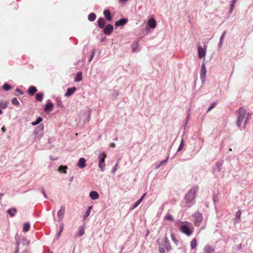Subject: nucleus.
<instances>
[{
    "label": "nucleus",
    "instance_id": "59",
    "mask_svg": "<svg viewBox=\"0 0 253 253\" xmlns=\"http://www.w3.org/2000/svg\"><path fill=\"white\" fill-rule=\"evenodd\" d=\"M242 244H240L238 245L237 247V251H238L240 250H241L242 249Z\"/></svg>",
    "mask_w": 253,
    "mask_h": 253
},
{
    "label": "nucleus",
    "instance_id": "13",
    "mask_svg": "<svg viewBox=\"0 0 253 253\" xmlns=\"http://www.w3.org/2000/svg\"><path fill=\"white\" fill-rule=\"evenodd\" d=\"M86 160L84 158L79 159L77 163V166L80 169H84L86 166Z\"/></svg>",
    "mask_w": 253,
    "mask_h": 253
},
{
    "label": "nucleus",
    "instance_id": "33",
    "mask_svg": "<svg viewBox=\"0 0 253 253\" xmlns=\"http://www.w3.org/2000/svg\"><path fill=\"white\" fill-rule=\"evenodd\" d=\"M8 102L0 100V108L1 109H6L8 107Z\"/></svg>",
    "mask_w": 253,
    "mask_h": 253
},
{
    "label": "nucleus",
    "instance_id": "48",
    "mask_svg": "<svg viewBox=\"0 0 253 253\" xmlns=\"http://www.w3.org/2000/svg\"><path fill=\"white\" fill-rule=\"evenodd\" d=\"M241 215V211L240 210H239L236 213V221L238 222L240 220V217Z\"/></svg>",
    "mask_w": 253,
    "mask_h": 253
},
{
    "label": "nucleus",
    "instance_id": "23",
    "mask_svg": "<svg viewBox=\"0 0 253 253\" xmlns=\"http://www.w3.org/2000/svg\"><path fill=\"white\" fill-rule=\"evenodd\" d=\"M195 224L196 225L197 223H200L203 218V215L200 212H197L195 214Z\"/></svg>",
    "mask_w": 253,
    "mask_h": 253
},
{
    "label": "nucleus",
    "instance_id": "35",
    "mask_svg": "<svg viewBox=\"0 0 253 253\" xmlns=\"http://www.w3.org/2000/svg\"><path fill=\"white\" fill-rule=\"evenodd\" d=\"M30 227H31V225H30V223H29V222L24 223L23 224V231H24L25 232H28V231L30 230Z\"/></svg>",
    "mask_w": 253,
    "mask_h": 253
},
{
    "label": "nucleus",
    "instance_id": "32",
    "mask_svg": "<svg viewBox=\"0 0 253 253\" xmlns=\"http://www.w3.org/2000/svg\"><path fill=\"white\" fill-rule=\"evenodd\" d=\"M42 120L43 119L42 117H38L35 121L32 122L31 124L32 126H35L39 124L42 121Z\"/></svg>",
    "mask_w": 253,
    "mask_h": 253
},
{
    "label": "nucleus",
    "instance_id": "63",
    "mask_svg": "<svg viewBox=\"0 0 253 253\" xmlns=\"http://www.w3.org/2000/svg\"><path fill=\"white\" fill-rule=\"evenodd\" d=\"M1 130L2 132H5L6 131V128L4 127V126L1 127Z\"/></svg>",
    "mask_w": 253,
    "mask_h": 253
},
{
    "label": "nucleus",
    "instance_id": "64",
    "mask_svg": "<svg viewBox=\"0 0 253 253\" xmlns=\"http://www.w3.org/2000/svg\"><path fill=\"white\" fill-rule=\"evenodd\" d=\"M110 146L112 148H115L116 147V145L114 142H112L111 143Z\"/></svg>",
    "mask_w": 253,
    "mask_h": 253
},
{
    "label": "nucleus",
    "instance_id": "49",
    "mask_svg": "<svg viewBox=\"0 0 253 253\" xmlns=\"http://www.w3.org/2000/svg\"><path fill=\"white\" fill-rule=\"evenodd\" d=\"M41 191H42V194H43L44 197L46 199L47 198V196L46 195V194L45 193V190H44V188L43 187H42L41 188Z\"/></svg>",
    "mask_w": 253,
    "mask_h": 253
},
{
    "label": "nucleus",
    "instance_id": "24",
    "mask_svg": "<svg viewBox=\"0 0 253 253\" xmlns=\"http://www.w3.org/2000/svg\"><path fill=\"white\" fill-rule=\"evenodd\" d=\"M17 212V210L15 208H11L7 210V213L9 214L11 217H14Z\"/></svg>",
    "mask_w": 253,
    "mask_h": 253
},
{
    "label": "nucleus",
    "instance_id": "47",
    "mask_svg": "<svg viewBox=\"0 0 253 253\" xmlns=\"http://www.w3.org/2000/svg\"><path fill=\"white\" fill-rule=\"evenodd\" d=\"M165 246L166 249L168 252H169L170 250H171L172 249L169 242L165 244Z\"/></svg>",
    "mask_w": 253,
    "mask_h": 253
},
{
    "label": "nucleus",
    "instance_id": "61",
    "mask_svg": "<svg viewBox=\"0 0 253 253\" xmlns=\"http://www.w3.org/2000/svg\"><path fill=\"white\" fill-rule=\"evenodd\" d=\"M19 247H16L14 253H19Z\"/></svg>",
    "mask_w": 253,
    "mask_h": 253
},
{
    "label": "nucleus",
    "instance_id": "2",
    "mask_svg": "<svg viewBox=\"0 0 253 253\" xmlns=\"http://www.w3.org/2000/svg\"><path fill=\"white\" fill-rule=\"evenodd\" d=\"M196 190L194 187L191 188L185 196V200L187 204H192L195 202Z\"/></svg>",
    "mask_w": 253,
    "mask_h": 253
},
{
    "label": "nucleus",
    "instance_id": "15",
    "mask_svg": "<svg viewBox=\"0 0 253 253\" xmlns=\"http://www.w3.org/2000/svg\"><path fill=\"white\" fill-rule=\"evenodd\" d=\"M198 53L200 58L204 57L206 54V49L203 48L201 46H199L198 47Z\"/></svg>",
    "mask_w": 253,
    "mask_h": 253
},
{
    "label": "nucleus",
    "instance_id": "11",
    "mask_svg": "<svg viewBox=\"0 0 253 253\" xmlns=\"http://www.w3.org/2000/svg\"><path fill=\"white\" fill-rule=\"evenodd\" d=\"M127 22L128 19L123 17L117 21L115 23V25L116 27L123 26L125 25L127 23Z\"/></svg>",
    "mask_w": 253,
    "mask_h": 253
},
{
    "label": "nucleus",
    "instance_id": "18",
    "mask_svg": "<svg viewBox=\"0 0 253 253\" xmlns=\"http://www.w3.org/2000/svg\"><path fill=\"white\" fill-rule=\"evenodd\" d=\"M146 193L143 194V195L132 205V206L130 208V210H132L137 207L142 201Z\"/></svg>",
    "mask_w": 253,
    "mask_h": 253
},
{
    "label": "nucleus",
    "instance_id": "21",
    "mask_svg": "<svg viewBox=\"0 0 253 253\" xmlns=\"http://www.w3.org/2000/svg\"><path fill=\"white\" fill-rule=\"evenodd\" d=\"M89 196L90 199L93 200H97L99 197V194L96 191H91L89 193Z\"/></svg>",
    "mask_w": 253,
    "mask_h": 253
},
{
    "label": "nucleus",
    "instance_id": "4",
    "mask_svg": "<svg viewBox=\"0 0 253 253\" xmlns=\"http://www.w3.org/2000/svg\"><path fill=\"white\" fill-rule=\"evenodd\" d=\"M157 26V22L154 18L148 19L145 27L146 34H148L151 30L154 29Z\"/></svg>",
    "mask_w": 253,
    "mask_h": 253
},
{
    "label": "nucleus",
    "instance_id": "45",
    "mask_svg": "<svg viewBox=\"0 0 253 253\" xmlns=\"http://www.w3.org/2000/svg\"><path fill=\"white\" fill-rule=\"evenodd\" d=\"M96 53V50L95 49H93L92 50L91 52V54L88 58V62H90L91 60L93 59V58L94 57V55Z\"/></svg>",
    "mask_w": 253,
    "mask_h": 253
},
{
    "label": "nucleus",
    "instance_id": "1",
    "mask_svg": "<svg viewBox=\"0 0 253 253\" xmlns=\"http://www.w3.org/2000/svg\"><path fill=\"white\" fill-rule=\"evenodd\" d=\"M246 111L242 107H240L238 110V118L236 122V124L239 128L241 127L242 123L244 124L242 126V128L245 129L246 127L247 124L249 120L250 115L248 114L246 117Z\"/></svg>",
    "mask_w": 253,
    "mask_h": 253
},
{
    "label": "nucleus",
    "instance_id": "60",
    "mask_svg": "<svg viewBox=\"0 0 253 253\" xmlns=\"http://www.w3.org/2000/svg\"><path fill=\"white\" fill-rule=\"evenodd\" d=\"M161 166V165H160V163L156 164L155 169H159Z\"/></svg>",
    "mask_w": 253,
    "mask_h": 253
},
{
    "label": "nucleus",
    "instance_id": "34",
    "mask_svg": "<svg viewBox=\"0 0 253 253\" xmlns=\"http://www.w3.org/2000/svg\"><path fill=\"white\" fill-rule=\"evenodd\" d=\"M2 87L4 91H7L10 90L12 88V86L7 83H5Z\"/></svg>",
    "mask_w": 253,
    "mask_h": 253
},
{
    "label": "nucleus",
    "instance_id": "27",
    "mask_svg": "<svg viewBox=\"0 0 253 253\" xmlns=\"http://www.w3.org/2000/svg\"><path fill=\"white\" fill-rule=\"evenodd\" d=\"M64 229V224L61 223L60 225L59 231L57 232L55 235L56 239H58L61 235V233L63 232Z\"/></svg>",
    "mask_w": 253,
    "mask_h": 253
},
{
    "label": "nucleus",
    "instance_id": "56",
    "mask_svg": "<svg viewBox=\"0 0 253 253\" xmlns=\"http://www.w3.org/2000/svg\"><path fill=\"white\" fill-rule=\"evenodd\" d=\"M118 166V164H116V165L112 168V173L114 174L117 170V166Z\"/></svg>",
    "mask_w": 253,
    "mask_h": 253
},
{
    "label": "nucleus",
    "instance_id": "29",
    "mask_svg": "<svg viewBox=\"0 0 253 253\" xmlns=\"http://www.w3.org/2000/svg\"><path fill=\"white\" fill-rule=\"evenodd\" d=\"M67 169L68 167L67 166L61 165L59 167L58 170L59 172H62L64 174H66L67 173Z\"/></svg>",
    "mask_w": 253,
    "mask_h": 253
},
{
    "label": "nucleus",
    "instance_id": "36",
    "mask_svg": "<svg viewBox=\"0 0 253 253\" xmlns=\"http://www.w3.org/2000/svg\"><path fill=\"white\" fill-rule=\"evenodd\" d=\"M138 46V44L137 42H136V41L132 43V45H131V49H132V51L133 52H135V51H136V49L137 48Z\"/></svg>",
    "mask_w": 253,
    "mask_h": 253
},
{
    "label": "nucleus",
    "instance_id": "10",
    "mask_svg": "<svg viewBox=\"0 0 253 253\" xmlns=\"http://www.w3.org/2000/svg\"><path fill=\"white\" fill-rule=\"evenodd\" d=\"M53 108L54 104L50 100H48L44 106V111L45 112H50L52 111Z\"/></svg>",
    "mask_w": 253,
    "mask_h": 253
},
{
    "label": "nucleus",
    "instance_id": "58",
    "mask_svg": "<svg viewBox=\"0 0 253 253\" xmlns=\"http://www.w3.org/2000/svg\"><path fill=\"white\" fill-rule=\"evenodd\" d=\"M164 241L165 244L169 242L167 236L164 238Z\"/></svg>",
    "mask_w": 253,
    "mask_h": 253
},
{
    "label": "nucleus",
    "instance_id": "57",
    "mask_svg": "<svg viewBox=\"0 0 253 253\" xmlns=\"http://www.w3.org/2000/svg\"><path fill=\"white\" fill-rule=\"evenodd\" d=\"M49 159L51 161H55V160H57V157H55L53 156H49Z\"/></svg>",
    "mask_w": 253,
    "mask_h": 253
},
{
    "label": "nucleus",
    "instance_id": "53",
    "mask_svg": "<svg viewBox=\"0 0 253 253\" xmlns=\"http://www.w3.org/2000/svg\"><path fill=\"white\" fill-rule=\"evenodd\" d=\"M15 91L18 92L20 95H23L24 94V92L19 88H16Z\"/></svg>",
    "mask_w": 253,
    "mask_h": 253
},
{
    "label": "nucleus",
    "instance_id": "40",
    "mask_svg": "<svg viewBox=\"0 0 253 253\" xmlns=\"http://www.w3.org/2000/svg\"><path fill=\"white\" fill-rule=\"evenodd\" d=\"M84 233V227H81L79 228V232L78 233L77 236L79 237H81Z\"/></svg>",
    "mask_w": 253,
    "mask_h": 253
},
{
    "label": "nucleus",
    "instance_id": "38",
    "mask_svg": "<svg viewBox=\"0 0 253 253\" xmlns=\"http://www.w3.org/2000/svg\"><path fill=\"white\" fill-rule=\"evenodd\" d=\"M190 246L192 249H195L197 246V240L196 238L193 239L191 243Z\"/></svg>",
    "mask_w": 253,
    "mask_h": 253
},
{
    "label": "nucleus",
    "instance_id": "26",
    "mask_svg": "<svg viewBox=\"0 0 253 253\" xmlns=\"http://www.w3.org/2000/svg\"><path fill=\"white\" fill-rule=\"evenodd\" d=\"M83 79V74L82 72H78L75 75L74 80L75 82H81Z\"/></svg>",
    "mask_w": 253,
    "mask_h": 253
},
{
    "label": "nucleus",
    "instance_id": "28",
    "mask_svg": "<svg viewBox=\"0 0 253 253\" xmlns=\"http://www.w3.org/2000/svg\"><path fill=\"white\" fill-rule=\"evenodd\" d=\"M55 98L56 103L58 107L62 108L64 107V105L62 104V102L59 97H55L53 96Z\"/></svg>",
    "mask_w": 253,
    "mask_h": 253
},
{
    "label": "nucleus",
    "instance_id": "50",
    "mask_svg": "<svg viewBox=\"0 0 253 253\" xmlns=\"http://www.w3.org/2000/svg\"><path fill=\"white\" fill-rule=\"evenodd\" d=\"M212 200L214 204L215 208H216L215 204L218 201V198L217 196H214L212 198Z\"/></svg>",
    "mask_w": 253,
    "mask_h": 253
},
{
    "label": "nucleus",
    "instance_id": "55",
    "mask_svg": "<svg viewBox=\"0 0 253 253\" xmlns=\"http://www.w3.org/2000/svg\"><path fill=\"white\" fill-rule=\"evenodd\" d=\"M166 252V250L164 247H159V253H165Z\"/></svg>",
    "mask_w": 253,
    "mask_h": 253
},
{
    "label": "nucleus",
    "instance_id": "41",
    "mask_svg": "<svg viewBox=\"0 0 253 253\" xmlns=\"http://www.w3.org/2000/svg\"><path fill=\"white\" fill-rule=\"evenodd\" d=\"M11 103H12L13 105H15V106H19L20 105V102L19 101L17 100V99L15 97L14 98H13L11 100Z\"/></svg>",
    "mask_w": 253,
    "mask_h": 253
},
{
    "label": "nucleus",
    "instance_id": "6",
    "mask_svg": "<svg viewBox=\"0 0 253 253\" xmlns=\"http://www.w3.org/2000/svg\"><path fill=\"white\" fill-rule=\"evenodd\" d=\"M179 230L186 235L189 236L193 232L192 229L187 224H182L179 227Z\"/></svg>",
    "mask_w": 253,
    "mask_h": 253
},
{
    "label": "nucleus",
    "instance_id": "12",
    "mask_svg": "<svg viewBox=\"0 0 253 253\" xmlns=\"http://www.w3.org/2000/svg\"><path fill=\"white\" fill-rule=\"evenodd\" d=\"M76 90L77 88L75 86L69 87L67 89L66 92L64 94V96L70 97L72 95Z\"/></svg>",
    "mask_w": 253,
    "mask_h": 253
},
{
    "label": "nucleus",
    "instance_id": "14",
    "mask_svg": "<svg viewBox=\"0 0 253 253\" xmlns=\"http://www.w3.org/2000/svg\"><path fill=\"white\" fill-rule=\"evenodd\" d=\"M91 116V110L87 109V110L84 112V114L83 115V117L84 118V124H86L89 122Z\"/></svg>",
    "mask_w": 253,
    "mask_h": 253
},
{
    "label": "nucleus",
    "instance_id": "7",
    "mask_svg": "<svg viewBox=\"0 0 253 253\" xmlns=\"http://www.w3.org/2000/svg\"><path fill=\"white\" fill-rule=\"evenodd\" d=\"M207 70L205 63L203 62L202 64L200 71V78L202 84H204L206 82V76Z\"/></svg>",
    "mask_w": 253,
    "mask_h": 253
},
{
    "label": "nucleus",
    "instance_id": "43",
    "mask_svg": "<svg viewBox=\"0 0 253 253\" xmlns=\"http://www.w3.org/2000/svg\"><path fill=\"white\" fill-rule=\"evenodd\" d=\"M217 104V101H214L213 102H212L211 105L209 106V107L208 108L207 110V113L209 112V111H210L212 109H213L215 106V105Z\"/></svg>",
    "mask_w": 253,
    "mask_h": 253
},
{
    "label": "nucleus",
    "instance_id": "31",
    "mask_svg": "<svg viewBox=\"0 0 253 253\" xmlns=\"http://www.w3.org/2000/svg\"><path fill=\"white\" fill-rule=\"evenodd\" d=\"M96 18V15L95 13L91 12L89 13L88 15L87 18L88 20L90 22L94 21Z\"/></svg>",
    "mask_w": 253,
    "mask_h": 253
},
{
    "label": "nucleus",
    "instance_id": "8",
    "mask_svg": "<svg viewBox=\"0 0 253 253\" xmlns=\"http://www.w3.org/2000/svg\"><path fill=\"white\" fill-rule=\"evenodd\" d=\"M103 33L105 35H110L114 30V26L111 24H108L104 27L103 29Z\"/></svg>",
    "mask_w": 253,
    "mask_h": 253
},
{
    "label": "nucleus",
    "instance_id": "44",
    "mask_svg": "<svg viewBox=\"0 0 253 253\" xmlns=\"http://www.w3.org/2000/svg\"><path fill=\"white\" fill-rule=\"evenodd\" d=\"M165 219L166 220H170L171 221H174L173 217L170 214H169V213H168L167 214H166V215L165 217Z\"/></svg>",
    "mask_w": 253,
    "mask_h": 253
},
{
    "label": "nucleus",
    "instance_id": "42",
    "mask_svg": "<svg viewBox=\"0 0 253 253\" xmlns=\"http://www.w3.org/2000/svg\"><path fill=\"white\" fill-rule=\"evenodd\" d=\"M170 236H171V238L172 241L174 243V244L176 246H177L178 245V241L176 239L174 234L172 233H171Z\"/></svg>",
    "mask_w": 253,
    "mask_h": 253
},
{
    "label": "nucleus",
    "instance_id": "3",
    "mask_svg": "<svg viewBox=\"0 0 253 253\" xmlns=\"http://www.w3.org/2000/svg\"><path fill=\"white\" fill-rule=\"evenodd\" d=\"M106 157L107 155L105 152L100 153L98 156V167L100 169V170L101 171H104L105 170V160Z\"/></svg>",
    "mask_w": 253,
    "mask_h": 253
},
{
    "label": "nucleus",
    "instance_id": "22",
    "mask_svg": "<svg viewBox=\"0 0 253 253\" xmlns=\"http://www.w3.org/2000/svg\"><path fill=\"white\" fill-rule=\"evenodd\" d=\"M65 213V208L63 206L61 207L60 210L57 212V216L59 218V221L61 220L63 217Z\"/></svg>",
    "mask_w": 253,
    "mask_h": 253
},
{
    "label": "nucleus",
    "instance_id": "25",
    "mask_svg": "<svg viewBox=\"0 0 253 253\" xmlns=\"http://www.w3.org/2000/svg\"><path fill=\"white\" fill-rule=\"evenodd\" d=\"M21 236L18 234V233H17L15 236V243H16V247H19V246L20 244L21 243Z\"/></svg>",
    "mask_w": 253,
    "mask_h": 253
},
{
    "label": "nucleus",
    "instance_id": "39",
    "mask_svg": "<svg viewBox=\"0 0 253 253\" xmlns=\"http://www.w3.org/2000/svg\"><path fill=\"white\" fill-rule=\"evenodd\" d=\"M119 94V93L117 90H114L113 92L111 94V98L114 100L116 98V97L118 96Z\"/></svg>",
    "mask_w": 253,
    "mask_h": 253
},
{
    "label": "nucleus",
    "instance_id": "46",
    "mask_svg": "<svg viewBox=\"0 0 253 253\" xmlns=\"http://www.w3.org/2000/svg\"><path fill=\"white\" fill-rule=\"evenodd\" d=\"M183 146H184V140H183V139H182L180 141V145H179V147L177 149V153L183 149Z\"/></svg>",
    "mask_w": 253,
    "mask_h": 253
},
{
    "label": "nucleus",
    "instance_id": "37",
    "mask_svg": "<svg viewBox=\"0 0 253 253\" xmlns=\"http://www.w3.org/2000/svg\"><path fill=\"white\" fill-rule=\"evenodd\" d=\"M21 241H22L21 243H22V245H23V246H28L30 244V241L28 240L25 238H22Z\"/></svg>",
    "mask_w": 253,
    "mask_h": 253
},
{
    "label": "nucleus",
    "instance_id": "54",
    "mask_svg": "<svg viewBox=\"0 0 253 253\" xmlns=\"http://www.w3.org/2000/svg\"><path fill=\"white\" fill-rule=\"evenodd\" d=\"M168 158H166V159L162 161L160 163L161 166L165 165L167 162H168Z\"/></svg>",
    "mask_w": 253,
    "mask_h": 253
},
{
    "label": "nucleus",
    "instance_id": "51",
    "mask_svg": "<svg viewBox=\"0 0 253 253\" xmlns=\"http://www.w3.org/2000/svg\"><path fill=\"white\" fill-rule=\"evenodd\" d=\"M90 214V212L88 211H86L85 214L83 215V218L84 219L86 218Z\"/></svg>",
    "mask_w": 253,
    "mask_h": 253
},
{
    "label": "nucleus",
    "instance_id": "9",
    "mask_svg": "<svg viewBox=\"0 0 253 253\" xmlns=\"http://www.w3.org/2000/svg\"><path fill=\"white\" fill-rule=\"evenodd\" d=\"M222 161H218L216 163L215 167L212 168V173L216 175V171L220 172L221 171V167L223 166Z\"/></svg>",
    "mask_w": 253,
    "mask_h": 253
},
{
    "label": "nucleus",
    "instance_id": "52",
    "mask_svg": "<svg viewBox=\"0 0 253 253\" xmlns=\"http://www.w3.org/2000/svg\"><path fill=\"white\" fill-rule=\"evenodd\" d=\"M226 33V32L225 31H224V32L222 33V35H221V36H220V39H219V40H220V41H222V42H223V40H224V38H225V36Z\"/></svg>",
    "mask_w": 253,
    "mask_h": 253
},
{
    "label": "nucleus",
    "instance_id": "19",
    "mask_svg": "<svg viewBox=\"0 0 253 253\" xmlns=\"http://www.w3.org/2000/svg\"><path fill=\"white\" fill-rule=\"evenodd\" d=\"M215 251V248L210 245H206L204 248L205 253H212Z\"/></svg>",
    "mask_w": 253,
    "mask_h": 253
},
{
    "label": "nucleus",
    "instance_id": "17",
    "mask_svg": "<svg viewBox=\"0 0 253 253\" xmlns=\"http://www.w3.org/2000/svg\"><path fill=\"white\" fill-rule=\"evenodd\" d=\"M38 91L37 88L34 85H31L29 87L27 93L30 95V96H33L35 93Z\"/></svg>",
    "mask_w": 253,
    "mask_h": 253
},
{
    "label": "nucleus",
    "instance_id": "20",
    "mask_svg": "<svg viewBox=\"0 0 253 253\" xmlns=\"http://www.w3.org/2000/svg\"><path fill=\"white\" fill-rule=\"evenodd\" d=\"M103 14L105 18L108 21H111L112 20V16L111 15V12L108 9H105L103 11Z\"/></svg>",
    "mask_w": 253,
    "mask_h": 253
},
{
    "label": "nucleus",
    "instance_id": "30",
    "mask_svg": "<svg viewBox=\"0 0 253 253\" xmlns=\"http://www.w3.org/2000/svg\"><path fill=\"white\" fill-rule=\"evenodd\" d=\"M43 93L41 92L37 93L35 97L38 101L41 102L43 100Z\"/></svg>",
    "mask_w": 253,
    "mask_h": 253
},
{
    "label": "nucleus",
    "instance_id": "62",
    "mask_svg": "<svg viewBox=\"0 0 253 253\" xmlns=\"http://www.w3.org/2000/svg\"><path fill=\"white\" fill-rule=\"evenodd\" d=\"M222 43H223V42L219 40V42L218 44V46L219 47H220L222 46Z\"/></svg>",
    "mask_w": 253,
    "mask_h": 253
},
{
    "label": "nucleus",
    "instance_id": "16",
    "mask_svg": "<svg viewBox=\"0 0 253 253\" xmlns=\"http://www.w3.org/2000/svg\"><path fill=\"white\" fill-rule=\"evenodd\" d=\"M106 22L104 18L101 17L97 20V25L100 29H103L105 26Z\"/></svg>",
    "mask_w": 253,
    "mask_h": 253
},
{
    "label": "nucleus",
    "instance_id": "5",
    "mask_svg": "<svg viewBox=\"0 0 253 253\" xmlns=\"http://www.w3.org/2000/svg\"><path fill=\"white\" fill-rule=\"evenodd\" d=\"M43 128L44 126L43 124H40L37 127H36L33 132L34 134V138L35 139H39L42 137L43 135Z\"/></svg>",
    "mask_w": 253,
    "mask_h": 253
}]
</instances>
